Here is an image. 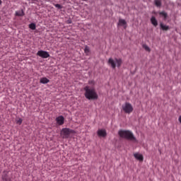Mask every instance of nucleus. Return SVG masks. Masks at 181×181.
<instances>
[{"label":"nucleus","instance_id":"obj_21","mask_svg":"<svg viewBox=\"0 0 181 181\" xmlns=\"http://www.w3.org/2000/svg\"><path fill=\"white\" fill-rule=\"evenodd\" d=\"M144 49L146 51V52H151V48H149V47H148V45H143Z\"/></svg>","mask_w":181,"mask_h":181},{"label":"nucleus","instance_id":"obj_3","mask_svg":"<svg viewBox=\"0 0 181 181\" xmlns=\"http://www.w3.org/2000/svg\"><path fill=\"white\" fill-rule=\"evenodd\" d=\"M74 131L69 128H63L62 130V134L63 135V138H68L70 136V134H73Z\"/></svg>","mask_w":181,"mask_h":181},{"label":"nucleus","instance_id":"obj_8","mask_svg":"<svg viewBox=\"0 0 181 181\" xmlns=\"http://www.w3.org/2000/svg\"><path fill=\"white\" fill-rule=\"evenodd\" d=\"M1 179L4 181H12V179L8 176V172H4L3 175H1Z\"/></svg>","mask_w":181,"mask_h":181},{"label":"nucleus","instance_id":"obj_5","mask_svg":"<svg viewBox=\"0 0 181 181\" xmlns=\"http://www.w3.org/2000/svg\"><path fill=\"white\" fill-rule=\"evenodd\" d=\"M85 92V97L88 100H91V89L88 86H86L84 88Z\"/></svg>","mask_w":181,"mask_h":181},{"label":"nucleus","instance_id":"obj_19","mask_svg":"<svg viewBox=\"0 0 181 181\" xmlns=\"http://www.w3.org/2000/svg\"><path fill=\"white\" fill-rule=\"evenodd\" d=\"M115 62L117 63V66L121 67V65L122 64V59H115Z\"/></svg>","mask_w":181,"mask_h":181},{"label":"nucleus","instance_id":"obj_15","mask_svg":"<svg viewBox=\"0 0 181 181\" xmlns=\"http://www.w3.org/2000/svg\"><path fill=\"white\" fill-rule=\"evenodd\" d=\"M151 23L155 26V28L158 26V20H156V18H155V16L151 17Z\"/></svg>","mask_w":181,"mask_h":181},{"label":"nucleus","instance_id":"obj_11","mask_svg":"<svg viewBox=\"0 0 181 181\" xmlns=\"http://www.w3.org/2000/svg\"><path fill=\"white\" fill-rule=\"evenodd\" d=\"M98 98V95L95 93L93 88L91 89V100H97Z\"/></svg>","mask_w":181,"mask_h":181},{"label":"nucleus","instance_id":"obj_16","mask_svg":"<svg viewBox=\"0 0 181 181\" xmlns=\"http://www.w3.org/2000/svg\"><path fill=\"white\" fill-rule=\"evenodd\" d=\"M158 15H160L161 18H163L164 21H166V18H168V13L165 11H160L158 13Z\"/></svg>","mask_w":181,"mask_h":181},{"label":"nucleus","instance_id":"obj_14","mask_svg":"<svg viewBox=\"0 0 181 181\" xmlns=\"http://www.w3.org/2000/svg\"><path fill=\"white\" fill-rule=\"evenodd\" d=\"M49 81H50V80H49L46 77L41 78L40 80V83L41 84H47V83H49Z\"/></svg>","mask_w":181,"mask_h":181},{"label":"nucleus","instance_id":"obj_20","mask_svg":"<svg viewBox=\"0 0 181 181\" xmlns=\"http://www.w3.org/2000/svg\"><path fill=\"white\" fill-rule=\"evenodd\" d=\"M29 28L32 30H35V29H36V24H35V23H32L29 25Z\"/></svg>","mask_w":181,"mask_h":181},{"label":"nucleus","instance_id":"obj_1","mask_svg":"<svg viewBox=\"0 0 181 181\" xmlns=\"http://www.w3.org/2000/svg\"><path fill=\"white\" fill-rule=\"evenodd\" d=\"M118 135L120 136V138H124V139L134 141L136 142V138H135V136H134V133L129 130H119L118 132Z\"/></svg>","mask_w":181,"mask_h":181},{"label":"nucleus","instance_id":"obj_4","mask_svg":"<svg viewBox=\"0 0 181 181\" xmlns=\"http://www.w3.org/2000/svg\"><path fill=\"white\" fill-rule=\"evenodd\" d=\"M37 56L42 57V59H47V57H50L49 52L45 50H39L37 52Z\"/></svg>","mask_w":181,"mask_h":181},{"label":"nucleus","instance_id":"obj_24","mask_svg":"<svg viewBox=\"0 0 181 181\" xmlns=\"http://www.w3.org/2000/svg\"><path fill=\"white\" fill-rule=\"evenodd\" d=\"M88 52V47H85V53H87Z\"/></svg>","mask_w":181,"mask_h":181},{"label":"nucleus","instance_id":"obj_2","mask_svg":"<svg viewBox=\"0 0 181 181\" xmlns=\"http://www.w3.org/2000/svg\"><path fill=\"white\" fill-rule=\"evenodd\" d=\"M122 110L125 114H131L134 111V107L128 102H126L122 106Z\"/></svg>","mask_w":181,"mask_h":181},{"label":"nucleus","instance_id":"obj_13","mask_svg":"<svg viewBox=\"0 0 181 181\" xmlns=\"http://www.w3.org/2000/svg\"><path fill=\"white\" fill-rule=\"evenodd\" d=\"M134 156L136 159H137V160H140L141 162L144 160V156H142L141 154L134 153Z\"/></svg>","mask_w":181,"mask_h":181},{"label":"nucleus","instance_id":"obj_25","mask_svg":"<svg viewBox=\"0 0 181 181\" xmlns=\"http://www.w3.org/2000/svg\"><path fill=\"white\" fill-rule=\"evenodd\" d=\"M67 23H71V20L70 19L67 20Z\"/></svg>","mask_w":181,"mask_h":181},{"label":"nucleus","instance_id":"obj_28","mask_svg":"<svg viewBox=\"0 0 181 181\" xmlns=\"http://www.w3.org/2000/svg\"><path fill=\"white\" fill-rule=\"evenodd\" d=\"M0 20H1V17H0Z\"/></svg>","mask_w":181,"mask_h":181},{"label":"nucleus","instance_id":"obj_9","mask_svg":"<svg viewBox=\"0 0 181 181\" xmlns=\"http://www.w3.org/2000/svg\"><path fill=\"white\" fill-rule=\"evenodd\" d=\"M118 26H124V28L127 29V21L122 18H119Z\"/></svg>","mask_w":181,"mask_h":181},{"label":"nucleus","instance_id":"obj_26","mask_svg":"<svg viewBox=\"0 0 181 181\" xmlns=\"http://www.w3.org/2000/svg\"><path fill=\"white\" fill-rule=\"evenodd\" d=\"M0 5H2V0H0Z\"/></svg>","mask_w":181,"mask_h":181},{"label":"nucleus","instance_id":"obj_17","mask_svg":"<svg viewBox=\"0 0 181 181\" xmlns=\"http://www.w3.org/2000/svg\"><path fill=\"white\" fill-rule=\"evenodd\" d=\"M154 5L157 8H160L162 6V0H154Z\"/></svg>","mask_w":181,"mask_h":181},{"label":"nucleus","instance_id":"obj_18","mask_svg":"<svg viewBox=\"0 0 181 181\" xmlns=\"http://www.w3.org/2000/svg\"><path fill=\"white\" fill-rule=\"evenodd\" d=\"M25 16V13L23 12V10L16 11V16Z\"/></svg>","mask_w":181,"mask_h":181},{"label":"nucleus","instance_id":"obj_7","mask_svg":"<svg viewBox=\"0 0 181 181\" xmlns=\"http://www.w3.org/2000/svg\"><path fill=\"white\" fill-rule=\"evenodd\" d=\"M98 135L100 138H105L107 136V132L105 129H99L98 131Z\"/></svg>","mask_w":181,"mask_h":181},{"label":"nucleus","instance_id":"obj_22","mask_svg":"<svg viewBox=\"0 0 181 181\" xmlns=\"http://www.w3.org/2000/svg\"><path fill=\"white\" fill-rule=\"evenodd\" d=\"M54 6L58 9H62V8H63V6H62L59 4H54Z\"/></svg>","mask_w":181,"mask_h":181},{"label":"nucleus","instance_id":"obj_12","mask_svg":"<svg viewBox=\"0 0 181 181\" xmlns=\"http://www.w3.org/2000/svg\"><path fill=\"white\" fill-rule=\"evenodd\" d=\"M160 28L162 30L164 31H168L169 29H170L168 25L163 24V23H160Z\"/></svg>","mask_w":181,"mask_h":181},{"label":"nucleus","instance_id":"obj_6","mask_svg":"<svg viewBox=\"0 0 181 181\" xmlns=\"http://www.w3.org/2000/svg\"><path fill=\"white\" fill-rule=\"evenodd\" d=\"M55 120L58 125H63V124H64V117L62 115L56 117Z\"/></svg>","mask_w":181,"mask_h":181},{"label":"nucleus","instance_id":"obj_27","mask_svg":"<svg viewBox=\"0 0 181 181\" xmlns=\"http://www.w3.org/2000/svg\"><path fill=\"white\" fill-rule=\"evenodd\" d=\"M91 83H92V84H93V81H92Z\"/></svg>","mask_w":181,"mask_h":181},{"label":"nucleus","instance_id":"obj_10","mask_svg":"<svg viewBox=\"0 0 181 181\" xmlns=\"http://www.w3.org/2000/svg\"><path fill=\"white\" fill-rule=\"evenodd\" d=\"M108 64L111 66L112 69H115L117 67V64H115V61L112 59V58H110L107 62Z\"/></svg>","mask_w":181,"mask_h":181},{"label":"nucleus","instance_id":"obj_23","mask_svg":"<svg viewBox=\"0 0 181 181\" xmlns=\"http://www.w3.org/2000/svg\"><path fill=\"white\" fill-rule=\"evenodd\" d=\"M22 119L21 118H20L19 119H18L17 121H16V123L17 124H19V125H21V124H22Z\"/></svg>","mask_w":181,"mask_h":181}]
</instances>
